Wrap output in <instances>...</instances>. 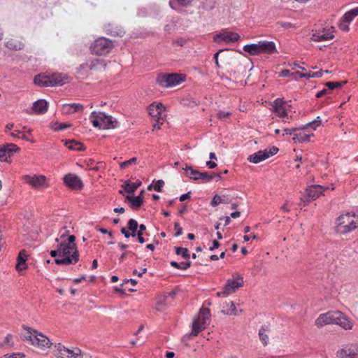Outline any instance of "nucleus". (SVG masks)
<instances>
[{
  "mask_svg": "<svg viewBox=\"0 0 358 358\" xmlns=\"http://www.w3.org/2000/svg\"><path fill=\"white\" fill-rule=\"evenodd\" d=\"M76 237L69 235L59 243V257L55 262L58 265L75 264L79 260V252L76 245Z\"/></svg>",
  "mask_w": 358,
  "mask_h": 358,
  "instance_id": "1",
  "label": "nucleus"
},
{
  "mask_svg": "<svg viewBox=\"0 0 358 358\" xmlns=\"http://www.w3.org/2000/svg\"><path fill=\"white\" fill-rule=\"evenodd\" d=\"M329 324L338 325L345 330H352L354 326L352 320L340 310L320 314L315 321V325L318 328Z\"/></svg>",
  "mask_w": 358,
  "mask_h": 358,
  "instance_id": "2",
  "label": "nucleus"
},
{
  "mask_svg": "<svg viewBox=\"0 0 358 358\" xmlns=\"http://www.w3.org/2000/svg\"><path fill=\"white\" fill-rule=\"evenodd\" d=\"M22 340L41 350H45L52 345L50 340L43 334L30 327H24Z\"/></svg>",
  "mask_w": 358,
  "mask_h": 358,
  "instance_id": "3",
  "label": "nucleus"
},
{
  "mask_svg": "<svg viewBox=\"0 0 358 358\" xmlns=\"http://www.w3.org/2000/svg\"><path fill=\"white\" fill-rule=\"evenodd\" d=\"M90 120L94 127L99 129H113L117 125V122L114 117L102 112H92Z\"/></svg>",
  "mask_w": 358,
  "mask_h": 358,
  "instance_id": "4",
  "label": "nucleus"
},
{
  "mask_svg": "<svg viewBox=\"0 0 358 358\" xmlns=\"http://www.w3.org/2000/svg\"><path fill=\"white\" fill-rule=\"evenodd\" d=\"M243 50L251 55H258L262 53L272 55L277 52L275 43L267 41H261L257 43L245 45L243 46Z\"/></svg>",
  "mask_w": 358,
  "mask_h": 358,
  "instance_id": "5",
  "label": "nucleus"
},
{
  "mask_svg": "<svg viewBox=\"0 0 358 358\" xmlns=\"http://www.w3.org/2000/svg\"><path fill=\"white\" fill-rule=\"evenodd\" d=\"M358 227V215L347 213L340 215L336 220V227L343 234L349 233Z\"/></svg>",
  "mask_w": 358,
  "mask_h": 358,
  "instance_id": "6",
  "label": "nucleus"
},
{
  "mask_svg": "<svg viewBox=\"0 0 358 358\" xmlns=\"http://www.w3.org/2000/svg\"><path fill=\"white\" fill-rule=\"evenodd\" d=\"M210 310L208 308H201L198 318L192 324L193 328L191 335L197 336L201 331L206 328L210 322Z\"/></svg>",
  "mask_w": 358,
  "mask_h": 358,
  "instance_id": "7",
  "label": "nucleus"
},
{
  "mask_svg": "<svg viewBox=\"0 0 358 358\" xmlns=\"http://www.w3.org/2000/svg\"><path fill=\"white\" fill-rule=\"evenodd\" d=\"M272 108L275 115L282 120L283 122H287L289 120V113L291 112V105L283 99H276Z\"/></svg>",
  "mask_w": 358,
  "mask_h": 358,
  "instance_id": "8",
  "label": "nucleus"
},
{
  "mask_svg": "<svg viewBox=\"0 0 358 358\" xmlns=\"http://www.w3.org/2000/svg\"><path fill=\"white\" fill-rule=\"evenodd\" d=\"M113 47L112 41L105 37L96 39L90 46L91 52L96 55H105L110 52Z\"/></svg>",
  "mask_w": 358,
  "mask_h": 358,
  "instance_id": "9",
  "label": "nucleus"
},
{
  "mask_svg": "<svg viewBox=\"0 0 358 358\" xmlns=\"http://www.w3.org/2000/svg\"><path fill=\"white\" fill-rule=\"evenodd\" d=\"M55 355L57 358H83L81 350L78 348L70 350L60 343L55 345Z\"/></svg>",
  "mask_w": 358,
  "mask_h": 358,
  "instance_id": "10",
  "label": "nucleus"
},
{
  "mask_svg": "<svg viewBox=\"0 0 358 358\" xmlns=\"http://www.w3.org/2000/svg\"><path fill=\"white\" fill-rule=\"evenodd\" d=\"M183 80V78L177 73L161 75L157 78L159 85L164 87L176 86Z\"/></svg>",
  "mask_w": 358,
  "mask_h": 358,
  "instance_id": "11",
  "label": "nucleus"
},
{
  "mask_svg": "<svg viewBox=\"0 0 358 358\" xmlns=\"http://www.w3.org/2000/svg\"><path fill=\"white\" fill-rule=\"evenodd\" d=\"M26 182L36 189H44L49 187V180L43 175L26 176Z\"/></svg>",
  "mask_w": 358,
  "mask_h": 358,
  "instance_id": "12",
  "label": "nucleus"
},
{
  "mask_svg": "<svg viewBox=\"0 0 358 358\" xmlns=\"http://www.w3.org/2000/svg\"><path fill=\"white\" fill-rule=\"evenodd\" d=\"M278 151V149L273 146L269 149H265L264 150H259L252 155H250L248 159L249 162L254 163V164H258L270 157H272L273 155H275Z\"/></svg>",
  "mask_w": 358,
  "mask_h": 358,
  "instance_id": "13",
  "label": "nucleus"
},
{
  "mask_svg": "<svg viewBox=\"0 0 358 358\" xmlns=\"http://www.w3.org/2000/svg\"><path fill=\"white\" fill-rule=\"evenodd\" d=\"M241 36L236 32L229 31L227 30H222L219 34H215L213 36V41L220 43L222 41L225 43H231L237 42L240 40Z\"/></svg>",
  "mask_w": 358,
  "mask_h": 358,
  "instance_id": "14",
  "label": "nucleus"
},
{
  "mask_svg": "<svg viewBox=\"0 0 358 358\" xmlns=\"http://www.w3.org/2000/svg\"><path fill=\"white\" fill-rule=\"evenodd\" d=\"M338 358H358V343L344 345L336 352Z\"/></svg>",
  "mask_w": 358,
  "mask_h": 358,
  "instance_id": "15",
  "label": "nucleus"
},
{
  "mask_svg": "<svg viewBox=\"0 0 358 358\" xmlns=\"http://www.w3.org/2000/svg\"><path fill=\"white\" fill-rule=\"evenodd\" d=\"M148 112L151 117L156 119L159 123L160 121H164L165 114V107L162 103L154 102L148 107Z\"/></svg>",
  "mask_w": 358,
  "mask_h": 358,
  "instance_id": "16",
  "label": "nucleus"
},
{
  "mask_svg": "<svg viewBox=\"0 0 358 358\" xmlns=\"http://www.w3.org/2000/svg\"><path fill=\"white\" fill-rule=\"evenodd\" d=\"M335 29L331 27L328 29H323L322 31H315L312 34L310 39L315 42H322L331 40L334 37Z\"/></svg>",
  "mask_w": 358,
  "mask_h": 358,
  "instance_id": "17",
  "label": "nucleus"
},
{
  "mask_svg": "<svg viewBox=\"0 0 358 358\" xmlns=\"http://www.w3.org/2000/svg\"><path fill=\"white\" fill-rule=\"evenodd\" d=\"M329 189L328 187L321 185H311L306 189V195L304 196V202H310L312 200H315L318 198L322 192Z\"/></svg>",
  "mask_w": 358,
  "mask_h": 358,
  "instance_id": "18",
  "label": "nucleus"
},
{
  "mask_svg": "<svg viewBox=\"0 0 358 358\" xmlns=\"http://www.w3.org/2000/svg\"><path fill=\"white\" fill-rule=\"evenodd\" d=\"M64 182L66 186L73 189H80L83 186L81 179L73 173H68L64 176Z\"/></svg>",
  "mask_w": 358,
  "mask_h": 358,
  "instance_id": "19",
  "label": "nucleus"
},
{
  "mask_svg": "<svg viewBox=\"0 0 358 358\" xmlns=\"http://www.w3.org/2000/svg\"><path fill=\"white\" fill-rule=\"evenodd\" d=\"M243 285V278L240 275L236 278L229 279L224 286L225 293L231 294L236 292V290Z\"/></svg>",
  "mask_w": 358,
  "mask_h": 358,
  "instance_id": "20",
  "label": "nucleus"
},
{
  "mask_svg": "<svg viewBox=\"0 0 358 358\" xmlns=\"http://www.w3.org/2000/svg\"><path fill=\"white\" fill-rule=\"evenodd\" d=\"M20 150V148H18L16 145L10 143L2 147H0V160L1 162H6L8 158H10L14 152Z\"/></svg>",
  "mask_w": 358,
  "mask_h": 358,
  "instance_id": "21",
  "label": "nucleus"
},
{
  "mask_svg": "<svg viewBox=\"0 0 358 358\" xmlns=\"http://www.w3.org/2000/svg\"><path fill=\"white\" fill-rule=\"evenodd\" d=\"M48 103L45 99H38L33 103L30 111H27L29 114L41 115L44 114L48 111Z\"/></svg>",
  "mask_w": 358,
  "mask_h": 358,
  "instance_id": "22",
  "label": "nucleus"
},
{
  "mask_svg": "<svg viewBox=\"0 0 358 358\" xmlns=\"http://www.w3.org/2000/svg\"><path fill=\"white\" fill-rule=\"evenodd\" d=\"M49 82L51 83L50 87L56 85H62L68 82V78L60 73H55L48 76Z\"/></svg>",
  "mask_w": 358,
  "mask_h": 358,
  "instance_id": "23",
  "label": "nucleus"
},
{
  "mask_svg": "<svg viewBox=\"0 0 358 358\" xmlns=\"http://www.w3.org/2000/svg\"><path fill=\"white\" fill-rule=\"evenodd\" d=\"M270 332L271 329L268 326H262L259 329V338L264 346H266L268 344Z\"/></svg>",
  "mask_w": 358,
  "mask_h": 358,
  "instance_id": "24",
  "label": "nucleus"
},
{
  "mask_svg": "<svg viewBox=\"0 0 358 358\" xmlns=\"http://www.w3.org/2000/svg\"><path fill=\"white\" fill-rule=\"evenodd\" d=\"M83 105L80 103H65L62 106V112L64 114H72L83 110Z\"/></svg>",
  "mask_w": 358,
  "mask_h": 358,
  "instance_id": "25",
  "label": "nucleus"
},
{
  "mask_svg": "<svg viewBox=\"0 0 358 358\" xmlns=\"http://www.w3.org/2000/svg\"><path fill=\"white\" fill-rule=\"evenodd\" d=\"M222 313L227 315H238V311L233 301H230L229 303H226L224 304L222 306Z\"/></svg>",
  "mask_w": 358,
  "mask_h": 358,
  "instance_id": "26",
  "label": "nucleus"
},
{
  "mask_svg": "<svg viewBox=\"0 0 358 358\" xmlns=\"http://www.w3.org/2000/svg\"><path fill=\"white\" fill-rule=\"evenodd\" d=\"M27 255L24 250H21L17 257L16 268L17 271H22L27 268L26 264Z\"/></svg>",
  "mask_w": 358,
  "mask_h": 358,
  "instance_id": "27",
  "label": "nucleus"
},
{
  "mask_svg": "<svg viewBox=\"0 0 358 358\" xmlns=\"http://www.w3.org/2000/svg\"><path fill=\"white\" fill-rule=\"evenodd\" d=\"M193 0H169V5L174 10H179L180 7L189 6Z\"/></svg>",
  "mask_w": 358,
  "mask_h": 358,
  "instance_id": "28",
  "label": "nucleus"
},
{
  "mask_svg": "<svg viewBox=\"0 0 358 358\" xmlns=\"http://www.w3.org/2000/svg\"><path fill=\"white\" fill-rule=\"evenodd\" d=\"M125 198L130 203V206L135 209L138 208L143 203V199L141 196L127 195Z\"/></svg>",
  "mask_w": 358,
  "mask_h": 358,
  "instance_id": "29",
  "label": "nucleus"
},
{
  "mask_svg": "<svg viewBox=\"0 0 358 358\" xmlns=\"http://www.w3.org/2000/svg\"><path fill=\"white\" fill-rule=\"evenodd\" d=\"M313 134H306L304 131H299V133L294 134L293 136V141L298 143H303L306 141H309L310 138L313 136Z\"/></svg>",
  "mask_w": 358,
  "mask_h": 358,
  "instance_id": "30",
  "label": "nucleus"
},
{
  "mask_svg": "<svg viewBox=\"0 0 358 358\" xmlns=\"http://www.w3.org/2000/svg\"><path fill=\"white\" fill-rule=\"evenodd\" d=\"M90 69L94 71H102L106 69V64L101 59H95L91 61Z\"/></svg>",
  "mask_w": 358,
  "mask_h": 358,
  "instance_id": "31",
  "label": "nucleus"
},
{
  "mask_svg": "<svg viewBox=\"0 0 358 358\" xmlns=\"http://www.w3.org/2000/svg\"><path fill=\"white\" fill-rule=\"evenodd\" d=\"M34 82L36 85L41 87H50L51 83L49 82L48 76L38 75L35 76Z\"/></svg>",
  "mask_w": 358,
  "mask_h": 358,
  "instance_id": "32",
  "label": "nucleus"
},
{
  "mask_svg": "<svg viewBox=\"0 0 358 358\" xmlns=\"http://www.w3.org/2000/svg\"><path fill=\"white\" fill-rule=\"evenodd\" d=\"M357 16H358V7L354 8L345 13L341 19L350 24Z\"/></svg>",
  "mask_w": 358,
  "mask_h": 358,
  "instance_id": "33",
  "label": "nucleus"
},
{
  "mask_svg": "<svg viewBox=\"0 0 358 358\" xmlns=\"http://www.w3.org/2000/svg\"><path fill=\"white\" fill-rule=\"evenodd\" d=\"M183 169L186 171L187 176H189L190 178L194 180H200L201 172L194 170L192 166H186L185 168H183Z\"/></svg>",
  "mask_w": 358,
  "mask_h": 358,
  "instance_id": "34",
  "label": "nucleus"
},
{
  "mask_svg": "<svg viewBox=\"0 0 358 358\" xmlns=\"http://www.w3.org/2000/svg\"><path fill=\"white\" fill-rule=\"evenodd\" d=\"M6 46L10 50H19L23 48L24 45L18 41L10 39L6 43Z\"/></svg>",
  "mask_w": 358,
  "mask_h": 358,
  "instance_id": "35",
  "label": "nucleus"
},
{
  "mask_svg": "<svg viewBox=\"0 0 358 358\" xmlns=\"http://www.w3.org/2000/svg\"><path fill=\"white\" fill-rule=\"evenodd\" d=\"M140 185L141 182H130L129 181H127L123 186L124 191L129 194L134 193Z\"/></svg>",
  "mask_w": 358,
  "mask_h": 358,
  "instance_id": "36",
  "label": "nucleus"
},
{
  "mask_svg": "<svg viewBox=\"0 0 358 358\" xmlns=\"http://www.w3.org/2000/svg\"><path fill=\"white\" fill-rule=\"evenodd\" d=\"M137 162L138 159L136 157H132L129 160L120 162L119 165L121 169H127L136 166Z\"/></svg>",
  "mask_w": 358,
  "mask_h": 358,
  "instance_id": "37",
  "label": "nucleus"
},
{
  "mask_svg": "<svg viewBox=\"0 0 358 358\" xmlns=\"http://www.w3.org/2000/svg\"><path fill=\"white\" fill-rule=\"evenodd\" d=\"M65 145L70 150H82L83 144L80 142L76 141L75 140L66 141Z\"/></svg>",
  "mask_w": 358,
  "mask_h": 358,
  "instance_id": "38",
  "label": "nucleus"
},
{
  "mask_svg": "<svg viewBox=\"0 0 358 358\" xmlns=\"http://www.w3.org/2000/svg\"><path fill=\"white\" fill-rule=\"evenodd\" d=\"M138 222L134 219H130L128 221V228L131 231V235L132 237L136 236V231L138 230Z\"/></svg>",
  "mask_w": 358,
  "mask_h": 358,
  "instance_id": "39",
  "label": "nucleus"
},
{
  "mask_svg": "<svg viewBox=\"0 0 358 358\" xmlns=\"http://www.w3.org/2000/svg\"><path fill=\"white\" fill-rule=\"evenodd\" d=\"M71 124H67V123H60V122H52L50 124V127L52 129H53L54 131H62V130H64L67 128H69L71 127Z\"/></svg>",
  "mask_w": 358,
  "mask_h": 358,
  "instance_id": "40",
  "label": "nucleus"
},
{
  "mask_svg": "<svg viewBox=\"0 0 358 358\" xmlns=\"http://www.w3.org/2000/svg\"><path fill=\"white\" fill-rule=\"evenodd\" d=\"M171 265L178 269L180 270H186L191 266V262H182L180 263H178L176 262H171Z\"/></svg>",
  "mask_w": 358,
  "mask_h": 358,
  "instance_id": "41",
  "label": "nucleus"
},
{
  "mask_svg": "<svg viewBox=\"0 0 358 358\" xmlns=\"http://www.w3.org/2000/svg\"><path fill=\"white\" fill-rule=\"evenodd\" d=\"M215 177L220 178V174L217 173H208L207 172H201L200 180L203 182H209L212 180Z\"/></svg>",
  "mask_w": 358,
  "mask_h": 358,
  "instance_id": "42",
  "label": "nucleus"
},
{
  "mask_svg": "<svg viewBox=\"0 0 358 358\" xmlns=\"http://www.w3.org/2000/svg\"><path fill=\"white\" fill-rule=\"evenodd\" d=\"M175 249L178 255H181L184 259L189 258V255L187 248L176 247Z\"/></svg>",
  "mask_w": 358,
  "mask_h": 358,
  "instance_id": "43",
  "label": "nucleus"
},
{
  "mask_svg": "<svg viewBox=\"0 0 358 358\" xmlns=\"http://www.w3.org/2000/svg\"><path fill=\"white\" fill-rule=\"evenodd\" d=\"M346 83V80L343 82H327L326 83V86L328 87V90H334L336 87H341L343 84H345Z\"/></svg>",
  "mask_w": 358,
  "mask_h": 358,
  "instance_id": "44",
  "label": "nucleus"
},
{
  "mask_svg": "<svg viewBox=\"0 0 358 358\" xmlns=\"http://www.w3.org/2000/svg\"><path fill=\"white\" fill-rule=\"evenodd\" d=\"M321 123H322V120L320 119V117H317L316 119H315L312 122L307 124L306 127H310L313 130H315L321 124Z\"/></svg>",
  "mask_w": 358,
  "mask_h": 358,
  "instance_id": "45",
  "label": "nucleus"
},
{
  "mask_svg": "<svg viewBox=\"0 0 358 358\" xmlns=\"http://www.w3.org/2000/svg\"><path fill=\"white\" fill-rule=\"evenodd\" d=\"M220 203H222L221 196L217 194H215L210 202V205L213 207H215Z\"/></svg>",
  "mask_w": 358,
  "mask_h": 358,
  "instance_id": "46",
  "label": "nucleus"
},
{
  "mask_svg": "<svg viewBox=\"0 0 358 358\" xmlns=\"http://www.w3.org/2000/svg\"><path fill=\"white\" fill-rule=\"evenodd\" d=\"M338 27L340 29L344 31H348L349 30V23L345 22L342 19L340 20L338 23Z\"/></svg>",
  "mask_w": 358,
  "mask_h": 358,
  "instance_id": "47",
  "label": "nucleus"
},
{
  "mask_svg": "<svg viewBox=\"0 0 358 358\" xmlns=\"http://www.w3.org/2000/svg\"><path fill=\"white\" fill-rule=\"evenodd\" d=\"M164 182L162 180H159L155 182L153 186V189L157 192H161L162 187L164 186Z\"/></svg>",
  "mask_w": 358,
  "mask_h": 358,
  "instance_id": "48",
  "label": "nucleus"
},
{
  "mask_svg": "<svg viewBox=\"0 0 358 358\" xmlns=\"http://www.w3.org/2000/svg\"><path fill=\"white\" fill-rule=\"evenodd\" d=\"M174 229L176 231L175 236L178 237L182 234V229L178 222L174 224Z\"/></svg>",
  "mask_w": 358,
  "mask_h": 358,
  "instance_id": "49",
  "label": "nucleus"
},
{
  "mask_svg": "<svg viewBox=\"0 0 358 358\" xmlns=\"http://www.w3.org/2000/svg\"><path fill=\"white\" fill-rule=\"evenodd\" d=\"M69 233V231L66 229V227H64L60 231H59V238L61 240H63L64 241L66 236H68V234Z\"/></svg>",
  "mask_w": 358,
  "mask_h": 358,
  "instance_id": "50",
  "label": "nucleus"
},
{
  "mask_svg": "<svg viewBox=\"0 0 358 358\" xmlns=\"http://www.w3.org/2000/svg\"><path fill=\"white\" fill-rule=\"evenodd\" d=\"M329 71H317V72H313V73H311V76L312 78H320L323 76V74L325 73H328Z\"/></svg>",
  "mask_w": 358,
  "mask_h": 358,
  "instance_id": "51",
  "label": "nucleus"
},
{
  "mask_svg": "<svg viewBox=\"0 0 358 358\" xmlns=\"http://www.w3.org/2000/svg\"><path fill=\"white\" fill-rule=\"evenodd\" d=\"M6 356L8 358H24V355L22 353H20V352L7 354Z\"/></svg>",
  "mask_w": 358,
  "mask_h": 358,
  "instance_id": "52",
  "label": "nucleus"
},
{
  "mask_svg": "<svg viewBox=\"0 0 358 358\" xmlns=\"http://www.w3.org/2000/svg\"><path fill=\"white\" fill-rule=\"evenodd\" d=\"M4 343L10 346L13 345V336L8 334L5 338Z\"/></svg>",
  "mask_w": 358,
  "mask_h": 358,
  "instance_id": "53",
  "label": "nucleus"
},
{
  "mask_svg": "<svg viewBox=\"0 0 358 358\" xmlns=\"http://www.w3.org/2000/svg\"><path fill=\"white\" fill-rule=\"evenodd\" d=\"M50 254L51 257L58 259V257H59V244L57 246V249L51 250Z\"/></svg>",
  "mask_w": 358,
  "mask_h": 358,
  "instance_id": "54",
  "label": "nucleus"
},
{
  "mask_svg": "<svg viewBox=\"0 0 358 358\" xmlns=\"http://www.w3.org/2000/svg\"><path fill=\"white\" fill-rule=\"evenodd\" d=\"M224 49H220L219 51H217L216 53L214 54V56H213V59L215 60V64H216V66L217 68H220V64H219V62H218V56H219V54L224 51Z\"/></svg>",
  "mask_w": 358,
  "mask_h": 358,
  "instance_id": "55",
  "label": "nucleus"
},
{
  "mask_svg": "<svg viewBox=\"0 0 358 358\" xmlns=\"http://www.w3.org/2000/svg\"><path fill=\"white\" fill-rule=\"evenodd\" d=\"M230 115V113L229 112H224V111H220L217 113V117L219 119H224L228 117Z\"/></svg>",
  "mask_w": 358,
  "mask_h": 358,
  "instance_id": "56",
  "label": "nucleus"
},
{
  "mask_svg": "<svg viewBox=\"0 0 358 358\" xmlns=\"http://www.w3.org/2000/svg\"><path fill=\"white\" fill-rule=\"evenodd\" d=\"M296 76L303 78H306V79H309L310 78H312L311 76V74L310 73H300V72H296L295 73Z\"/></svg>",
  "mask_w": 358,
  "mask_h": 358,
  "instance_id": "57",
  "label": "nucleus"
},
{
  "mask_svg": "<svg viewBox=\"0 0 358 358\" xmlns=\"http://www.w3.org/2000/svg\"><path fill=\"white\" fill-rule=\"evenodd\" d=\"M298 129L296 128H293V129H285L283 130V136L285 135H291L293 134V132L294 131H296Z\"/></svg>",
  "mask_w": 358,
  "mask_h": 358,
  "instance_id": "58",
  "label": "nucleus"
},
{
  "mask_svg": "<svg viewBox=\"0 0 358 358\" xmlns=\"http://www.w3.org/2000/svg\"><path fill=\"white\" fill-rule=\"evenodd\" d=\"M136 236H138V241H139V243H144L145 242V240L143 236V232L136 231Z\"/></svg>",
  "mask_w": 358,
  "mask_h": 358,
  "instance_id": "59",
  "label": "nucleus"
},
{
  "mask_svg": "<svg viewBox=\"0 0 358 358\" xmlns=\"http://www.w3.org/2000/svg\"><path fill=\"white\" fill-rule=\"evenodd\" d=\"M147 272V268H144L141 270V271H138L136 270H134L133 271V273L134 275H138V277H141L144 273H145Z\"/></svg>",
  "mask_w": 358,
  "mask_h": 358,
  "instance_id": "60",
  "label": "nucleus"
},
{
  "mask_svg": "<svg viewBox=\"0 0 358 358\" xmlns=\"http://www.w3.org/2000/svg\"><path fill=\"white\" fill-rule=\"evenodd\" d=\"M219 246H220L219 242L217 241L214 240L213 241V245L211 247H210L209 250L210 251H213L215 249L219 248Z\"/></svg>",
  "mask_w": 358,
  "mask_h": 358,
  "instance_id": "61",
  "label": "nucleus"
},
{
  "mask_svg": "<svg viewBox=\"0 0 358 358\" xmlns=\"http://www.w3.org/2000/svg\"><path fill=\"white\" fill-rule=\"evenodd\" d=\"M328 90L327 89H324L320 92H318L317 94H316V97L317 98H320L322 97V96L325 95L326 94H327L328 92Z\"/></svg>",
  "mask_w": 358,
  "mask_h": 358,
  "instance_id": "62",
  "label": "nucleus"
},
{
  "mask_svg": "<svg viewBox=\"0 0 358 358\" xmlns=\"http://www.w3.org/2000/svg\"><path fill=\"white\" fill-rule=\"evenodd\" d=\"M121 232H122V234H124V237H125V238H129L130 236H131V234H130V233L129 232V231H128L127 229H125V228H122V229H121Z\"/></svg>",
  "mask_w": 358,
  "mask_h": 358,
  "instance_id": "63",
  "label": "nucleus"
},
{
  "mask_svg": "<svg viewBox=\"0 0 358 358\" xmlns=\"http://www.w3.org/2000/svg\"><path fill=\"white\" fill-rule=\"evenodd\" d=\"M206 166L209 168V169H214L217 166V164L214 162H212V161H208L206 162Z\"/></svg>",
  "mask_w": 358,
  "mask_h": 358,
  "instance_id": "64",
  "label": "nucleus"
}]
</instances>
